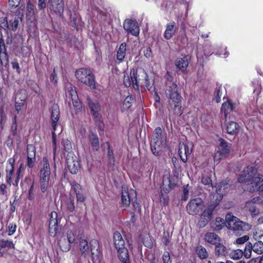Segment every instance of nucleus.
<instances>
[{"label": "nucleus", "mask_w": 263, "mask_h": 263, "mask_svg": "<svg viewBox=\"0 0 263 263\" xmlns=\"http://www.w3.org/2000/svg\"><path fill=\"white\" fill-rule=\"evenodd\" d=\"M168 85L165 90V95L168 99L169 106L173 110L175 115L180 116L183 113L181 106L182 97L179 91V87L176 84Z\"/></svg>", "instance_id": "nucleus-1"}, {"label": "nucleus", "mask_w": 263, "mask_h": 263, "mask_svg": "<svg viewBox=\"0 0 263 263\" xmlns=\"http://www.w3.org/2000/svg\"><path fill=\"white\" fill-rule=\"evenodd\" d=\"M238 181L239 183H245L249 186L248 190L250 192L255 186H258L263 182V176L257 173L256 169L253 166H248L245 167L242 174L238 177Z\"/></svg>", "instance_id": "nucleus-2"}, {"label": "nucleus", "mask_w": 263, "mask_h": 263, "mask_svg": "<svg viewBox=\"0 0 263 263\" xmlns=\"http://www.w3.org/2000/svg\"><path fill=\"white\" fill-rule=\"evenodd\" d=\"M166 137L162 135V129L160 127L154 130L151 142V148L153 154L159 156L161 155L163 148L166 146Z\"/></svg>", "instance_id": "nucleus-3"}, {"label": "nucleus", "mask_w": 263, "mask_h": 263, "mask_svg": "<svg viewBox=\"0 0 263 263\" xmlns=\"http://www.w3.org/2000/svg\"><path fill=\"white\" fill-rule=\"evenodd\" d=\"M222 199V196L221 194H218L217 197L214 199L215 201L211 203L207 208L203 211L198 222V226L200 228L204 227L212 219V215Z\"/></svg>", "instance_id": "nucleus-4"}, {"label": "nucleus", "mask_w": 263, "mask_h": 263, "mask_svg": "<svg viewBox=\"0 0 263 263\" xmlns=\"http://www.w3.org/2000/svg\"><path fill=\"white\" fill-rule=\"evenodd\" d=\"M130 76L132 81V84L135 89H138L139 86L144 84L147 89L151 88V84L148 80V77L145 71L142 70L138 73L134 69H130Z\"/></svg>", "instance_id": "nucleus-5"}, {"label": "nucleus", "mask_w": 263, "mask_h": 263, "mask_svg": "<svg viewBox=\"0 0 263 263\" xmlns=\"http://www.w3.org/2000/svg\"><path fill=\"white\" fill-rule=\"evenodd\" d=\"M76 77L79 81L91 88H96L95 77L90 69L86 68H80L76 71Z\"/></svg>", "instance_id": "nucleus-6"}, {"label": "nucleus", "mask_w": 263, "mask_h": 263, "mask_svg": "<svg viewBox=\"0 0 263 263\" xmlns=\"http://www.w3.org/2000/svg\"><path fill=\"white\" fill-rule=\"evenodd\" d=\"M175 183H172L170 178L168 176H164L163 180L162 190L165 194H163L160 192V202L161 204L165 205L168 201V196L167 193L170 192L171 189L175 186Z\"/></svg>", "instance_id": "nucleus-7"}, {"label": "nucleus", "mask_w": 263, "mask_h": 263, "mask_svg": "<svg viewBox=\"0 0 263 263\" xmlns=\"http://www.w3.org/2000/svg\"><path fill=\"white\" fill-rule=\"evenodd\" d=\"M252 228V226L247 222H243L237 218L236 220L230 224L229 230H231L236 235H241L243 233L248 231Z\"/></svg>", "instance_id": "nucleus-8"}, {"label": "nucleus", "mask_w": 263, "mask_h": 263, "mask_svg": "<svg viewBox=\"0 0 263 263\" xmlns=\"http://www.w3.org/2000/svg\"><path fill=\"white\" fill-rule=\"evenodd\" d=\"M204 207V203L200 198L191 199L186 205L187 213L191 215L198 214Z\"/></svg>", "instance_id": "nucleus-9"}, {"label": "nucleus", "mask_w": 263, "mask_h": 263, "mask_svg": "<svg viewBox=\"0 0 263 263\" xmlns=\"http://www.w3.org/2000/svg\"><path fill=\"white\" fill-rule=\"evenodd\" d=\"M123 28L127 33L134 36L139 35L140 27L135 19H126L123 23Z\"/></svg>", "instance_id": "nucleus-10"}, {"label": "nucleus", "mask_w": 263, "mask_h": 263, "mask_svg": "<svg viewBox=\"0 0 263 263\" xmlns=\"http://www.w3.org/2000/svg\"><path fill=\"white\" fill-rule=\"evenodd\" d=\"M219 140L220 143L218 146V150L214 156V161L218 162L222 158L227 157L229 154L230 151V147L224 139L220 138Z\"/></svg>", "instance_id": "nucleus-11"}, {"label": "nucleus", "mask_w": 263, "mask_h": 263, "mask_svg": "<svg viewBox=\"0 0 263 263\" xmlns=\"http://www.w3.org/2000/svg\"><path fill=\"white\" fill-rule=\"evenodd\" d=\"M89 248L93 263H101L102 253L98 241L96 239H92L90 241Z\"/></svg>", "instance_id": "nucleus-12"}, {"label": "nucleus", "mask_w": 263, "mask_h": 263, "mask_svg": "<svg viewBox=\"0 0 263 263\" xmlns=\"http://www.w3.org/2000/svg\"><path fill=\"white\" fill-rule=\"evenodd\" d=\"M67 167L72 174H77L80 167L77 157L72 153H68L66 157Z\"/></svg>", "instance_id": "nucleus-13"}, {"label": "nucleus", "mask_w": 263, "mask_h": 263, "mask_svg": "<svg viewBox=\"0 0 263 263\" xmlns=\"http://www.w3.org/2000/svg\"><path fill=\"white\" fill-rule=\"evenodd\" d=\"M70 184L71 185V189L74 191L76 195L77 202H84L86 199V195L82 188V186L76 181H72Z\"/></svg>", "instance_id": "nucleus-14"}, {"label": "nucleus", "mask_w": 263, "mask_h": 263, "mask_svg": "<svg viewBox=\"0 0 263 263\" xmlns=\"http://www.w3.org/2000/svg\"><path fill=\"white\" fill-rule=\"evenodd\" d=\"M58 215L55 212L51 213L49 221V232L51 236L54 237L58 232Z\"/></svg>", "instance_id": "nucleus-15"}, {"label": "nucleus", "mask_w": 263, "mask_h": 263, "mask_svg": "<svg viewBox=\"0 0 263 263\" xmlns=\"http://www.w3.org/2000/svg\"><path fill=\"white\" fill-rule=\"evenodd\" d=\"M60 118V109L57 104H53L51 106V120L53 129L56 130L57 123Z\"/></svg>", "instance_id": "nucleus-16"}, {"label": "nucleus", "mask_w": 263, "mask_h": 263, "mask_svg": "<svg viewBox=\"0 0 263 263\" xmlns=\"http://www.w3.org/2000/svg\"><path fill=\"white\" fill-rule=\"evenodd\" d=\"M50 9L56 13L61 14L64 11V3L62 0H49Z\"/></svg>", "instance_id": "nucleus-17"}, {"label": "nucleus", "mask_w": 263, "mask_h": 263, "mask_svg": "<svg viewBox=\"0 0 263 263\" xmlns=\"http://www.w3.org/2000/svg\"><path fill=\"white\" fill-rule=\"evenodd\" d=\"M177 29L178 28L175 22H170L166 26V29L164 33V37L167 40L171 39L175 34Z\"/></svg>", "instance_id": "nucleus-18"}, {"label": "nucleus", "mask_w": 263, "mask_h": 263, "mask_svg": "<svg viewBox=\"0 0 263 263\" xmlns=\"http://www.w3.org/2000/svg\"><path fill=\"white\" fill-rule=\"evenodd\" d=\"M133 194H134V198H136V194L133 190L130 191V192L126 190H122L121 194L122 202L125 207L128 206L130 202L133 200L130 196V195Z\"/></svg>", "instance_id": "nucleus-19"}, {"label": "nucleus", "mask_w": 263, "mask_h": 263, "mask_svg": "<svg viewBox=\"0 0 263 263\" xmlns=\"http://www.w3.org/2000/svg\"><path fill=\"white\" fill-rule=\"evenodd\" d=\"M189 58L187 56H184L183 58H177L175 64L176 67L182 72L184 71L189 65Z\"/></svg>", "instance_id": "nucleus-20"}, {"label": "nucleus", "mask_w": 263, "mask_h": 263, "mask_svg": "<svg viewBox=\"0 0 263 263\" xmlns=\"http://www.w3.org/2000/svg\"><path fill=\"white\" fill-rule=\"evenodd\" d=\"M87 101L91 112L97 116L101 109L99 102L96 100H92L88 97L87 98Z\"/></svg>", "instance_id": "nucleus-21"}, {"label": "nucleus", "mask_w": 263, "mask_h": 263, "mask_svg": "<svg viewBox=\"0 0 263 263\" xmlns=\"http://www.w3.org/2000/svg\"><path fill=\"white\" fill-rule=\"evenodd\" d=\"M239 125L234 121L229 122L227 124L226 130L228 134L236 135L239 131Z\"/></svg>", "instance_id": "nucleus-22"}, {"label": "nucleus", "mask_w": 263, "mask_h": 263, "mask_svg": "<svg viewBox=\"0 0 263 263\" xmlns=\"http://www.w3.org/2000/svg\"><path fill=\"white\" fill-rule=\"evenodd\" d=\"M43 167L40 170V176L50 177V168L48 159L44 157L42 160Z\"/></svg>", "instance_id": "nucleus-23"}, {"label": "nucleus", "mask_w": 263, "mask_h": 263, "mask_svg": "<svg viewBox=\"0 0 263 263\" xmlns=\"http://www.w3.org/2000/svg\"><path fill=\"white\" fill-rule=\"evenodd\" d=\"M114 245L116 250L125 248V242L121 234L116 232L114 234Z\"/></svg>", "instance_id": "nucleus-24"}, {"label": "nucleus", "mask_w": 263, "mask_h": 263, "mask_svg": "<svg viewBox=\"0 0 263 263\" xmlns=\"http://www.w3.org/2000/svg\"><path fill=\"white\" fill-rule=\"evenodd\" d=\"M235 108V104L233 103L230 100H228L227 102H224L222 104L221 111H224V118L226 119L228 114L233 111Z\"/></svg>", "instance_id": "nucleus-25"}, {"label": "nucleus", "mask_w": 263, "mask_h": 263, "mask_svg": "<svg viewBox=\"0 0 263 263\" xmlns=\"http://www.w3.org/2000/svg\"><path fill=\"white\" fill-rule=\"evenodd\" d=\"M88 139L93 150L95 151H98L100 144L98 135L96 133L90 132L88 136Z\"/></svg>", "instance_id": "nucleus-26"}, {"label": "nucleus", "mask_w": 263, "mask_h": 263, "mask_svg": "<svg viewBox=\"0 0 263 263\" xmlns=\"http://www.w3.org/2000/svg\"><path fill=\"white\" fill-rule=\"evenodd\" d=\"M204 239L206 242L214 245H216L220 240L218 235L213 232L207 233L205 235Z\"/></svg>", "instance_id": "nucleus-27"}, {"label": "nucleus", "mask_w": 263, "mask_h": 263, "mask_svg": "<svg viewBox=\"0 0 263 263\" xmlns=\"http://www.w3.org/2000/svg\"><path fill=\"white\" fill-rule=\"evenodd\" d=\"M117 250L119 254V258L123 263H130L128 251L125 247Z\"/></svg>", "instance_id": "nucleus-28"}, {"label": "nucleus", "mask_w": 263, "mask_h": 263, "mask_svg": "<svg viewBox=\"0 0 263 263\" xmlns=\"http://www.w3.org/2000/svg\"><path fill=\"white\" fill-rule=\"evenodd\" d=\"M193 147V144L192 142H187L186 144L180 143L178 151L179 154H180V152L183 151L185 155H190L192 152Z\"/></svg>", "instance_id": "nucleus-29"}, {"label": "nucleus", "mask_w": 263, "mask_h": 263, "mask_svg": "<svg viewBox=\"0 0 263 263\" xmlns=\"http://www.w3.org/2000/svg\"><path fill=\"white\" fill-rule=\"evenodd\" d=\"M59 245L63 252H68L71 248V243L67 240L65 236H62L59 241Z\"/></svg>", "instance_id": "nucleus-30"}, {"label": "nucleus", "mask_w": 263, "mask_h": 263, "mask_svg": "<svg viewBox=\"0 0 263 263\" xmlns=\"http://www.w3.org/2000/svg\"><path fill=\"white\" fill-rule=\"evenodd\" d=\"M126 44L122 43L117 51V59L120 62L123 61L126 55Z\"/></svg>", "instance_id": "nucleus-31"}, {"label": "nucleus", "mask_w": 263, "mask_h": 263, "mask_svg": "<svg viewBox=\"0 0 263 263\" xmlns=\"http://www.w3.org/2000/svg\"><path fill=\"white\" fill-rule=\"evenodd\" d=\"M80 250L82 255L84 257L87 256L89 252V248L88 245V241L86 239H81L80 241Z\"/></svg>", "instance_id": "nucleus-32"}, {"label": "nucleus", "mask_w": 263, "mask_h": 263, "mask_svg": "<svg viewBox=\"0 0 263 263\" xmlns=\"http://www.w3.org/2000/svg\"><path fill=\"white\" fill-rule=\"evenodd\" d=\"M215 252L218 256H226L228 253L227 248L219 242L215 245Z\"/></svg>", "instance_id": "nucleus-33"}, {"label": "nucleus", "mask_w": 263, "mask_h": 263, "mask_svg": "<svg viewBox=\"0 0 263 263\" xmlns=\"http://www.w3.org/2000/svg\"><path fill=\"white\" fill-rule=\"evenodd\" d=\"M196 252L201 259H205L208 257L209 254L206 249L202 246H198L196 247Z\"/></svg>", "instance_id": "nucleus-34"}, {"label": "nucleus", "mask_w": 263, "mask_h": 263, "mask_svg": "<svg viewBox=\"0 0 263 263\" xmlns=\"http://www.w3.org/2000/svg\"><path fill=\"white\" fill-rule=\"evenodd\" d=\"M4 53V57L3 60L6 61V65L9 63V56L6 51V48L4 42V40L3 38L0 39V54Z\"/></svg>", "instance_id": "nucleus-35"}, {"label": "nucleus", "mask_w": 263, "mask_h": 263, "mask_svg": "<svg viewBox=\"0 0 263 263\" xmlns=\"http://www.w3.org/2000/svg\"><path fill=\"white\" fill-rule=\"evenodd\" d=\"M142 241L144 246L149 249L153 248L154 243L155 242L154 240L149 234H147L144 235Z\"/></svg>", "instance_id": "nucleus-36"}, {"label": "nucleus", "mask_w": 263, "mask_h": 263, "mask_svg": "<svg viewBox=\"0 0 263 263\" xmlns=\"http://www.w3.org/2000/svg\"><path fill=\"white\" fill-rule=\"evenodd\" d=\"M226 225L224 220L220 217L216 218L215 222L212 223V227L215 230H220Z\"/></svg>", "instance_id": "nucleus-37"}, {"label": "nucleus", "mask_w": 263, "mask_h": 263, "mask_svg": "<svg viewBox=\"0 0 263 263\" xmlns=\"http://www.w3.org/2000/svg\"><path fill=\"white\" fill-rule=\"evenodd\" d=\"M50 177L40 176L41 190L42 193H45L48 186Z\"/></svg>", "instance_id": "nucleus-38"}, {"label": "nucleus", "mask_w": 263, "mask_h": 263, "mask_svg": "<svg viewBox=\"0 0 263 263\" xmlns=\"http://www.w3.org/2000/svg\"><path fill=\"white\" fill-rule=\"evenodd\" d=\"M34 6L29 1L27 4L26 17L31 20L34 15Z\"/></svg>", "instance_id": "nucleus-39"}, {"label": "nucleus", "mask_w": 263, "mask_h": 263, "mask_svg": "<svg viewBox=\"0 0 263 263\" xmlns=\"http://www.w3.org/2000/svg\"><path fill=\"white\" fill-rule=\"evenodd\" d=\"M74 197L69 195L68 198L66 199L65 203L67 210L70 212H73L75 209Z\"/></svg>", "instance_id": "nucleus-40"}, {"label": "nucleus", "mask_w": 263, "mask_h": 263, "mask_svg": "<svg viewBox=\"0 0 263 263\" xmlns=\"http://www.w3.org/2000/svg\"><path fill=\"white\" fill-rule=\"evenodd\" d=\"M253 251L258 254L263 253V242L261 241H258L252 245Z\"/></svg>", "instance_id": "nucleus-41"}, {"label": "nucleus", "mask_w": 263, "mask_h": 263, "mask_svg": "<svg viewBox=\"0 0 263 263\" xmlns=\"http://www.w3.org/2000/svg\"><path fill=\"white\" fill-rule=\"evenodd\" d=\"M73 106L77 112L81 110L82 108V104L80 101L78 95H75L74 97L71 99Z\"/></svg>", "instance_id": "nucleus-42"}, {"label": "nucleus", "mask_w": 263, "mask_h": 263, "mask_svg": "<svg viewBox=\"0 0 263 263\" xmlns=\"http://www.w3.org/2000/svg\"><path fill=\"white\" fill-rule=\"evenodd\" d=\"M237 218V217L234 216L231 213H229L226 215L224 221L226 223V226L228 229L230 225H232V223H234Z\"/></svg>", "instance_id": "nucleus-43"}, {"label": "nucleus", "mask_w": 263, "mask_h": 263, "mask_svg": "<svg viewBox=\"0 0 263 263\" xmlns=\"http://www.w3.org/2000/svg\"><path fill=\"white\" fill-rule=\"evenodd\" d=\"M252 251H253L252 245L251 242H248L243 251V255L246 258H249L251 256Z\"/></svg>", "instance_id": "nucleus-44"}, {"label": "nucleus", "mask_w": 263, "mask_h": 263, "mask_svg": "<svg viewBox=\"0 0 263 263\" xmlns=\"http://www.w3.org/2000/svg\"><path fill=\"white\" fill-rule=\"evenodd\" d=\"M14 245L12 241L8 240H0V249L3 248L11 249L14 248Z\"/></svg>", "instance_id": "nucleus-45"}, {"label": "nucleus", "mask_w": 263, "mask_h": 263, "mask_svg": "<svg viewBox=\"0 0 263 263\" xmlns=\"http://www.w3.org/2000/svg\"><path fill=\"white\" fill-rule=\"evenodd\" d=\"M27 98V95L25 90L19 91L16 95L15 101L25 102Z\"/></svg>", "instance_id": "nucleus-46"}, {"label": "nucleus", "mask_w": 263, "mask_h": 263, "mask_svg": "<svg viewBox=\"0 0 263 263\" xmlns=\"http://www.w3.org/2000/svg\"><path fill=\"white\" fill-rule=\"evenodd\" d=\"M27 158H36L35 148L33 145H28L27 147Z\"/></svg>", "instance_id": "nucleus-47"}, {"label": "nucleus", "mask_w": 263, "mask_h": 263, "mask_svg": "<svg viewBox=\"0 0 263 263\" xmlns=\"http://www.w3.org/2000/svg\"><path fill=\"white\" fill-rule=\"evenodd\" d=\"M133 100L134 99L132 98L131 96H128L127 97H126L123 103V108L124 109H129L132 106Z\"/></svg>", "instance_id": "nucleus-48"}, {"label": "nucleus", "mask_w": 263, "mask_h": 263, "mask_svg": "<svg viewBox=\"0 0 263 263\" xmlns=\"http://www.w3.org/2000/svg\"><path fill=\"white\" fill-rule=\"evenodd\" d=\"M108 154H107V159L108 163L110 165H114L115 164V158L114 156V153L112 150L110 148V146L107 147Z\"/></svg>", "instance_id": "nucleus-49"}, {"label": "nucleus", "mask_w": 263, "mask_h": 263, "mask_svg": "<svg viewBox=\"0 0 263 263\" xmlns=\"http://www.w3.org/2000/svg\"><path fill=\"white\" fill-rule=\"evenodd\" d=\"M201 183L208 187H213L212 179L209 176H203L201 179Z\"/></svg>", "instance_id": "nucleus-50"}, {"label": "nucleus", "mask_w": 263, "mask_h": 263, "mask_svg": "<svg viewBox=\"0 0 263 263\" xmlns=\"http://www.w3.org/2000/svg\"><path fill=\"white\" fill-rule=\"evenodd\" d=\"M227 184V183L225 181H221L220 183L218 189L216 190V193L213 195V199H215L218 194H221L223 196L222 194L221 193V191L222 189L224 190L227 187L226 186Z\"/></svg>", "instance_id": "nucleus-51"}, {"label": "nucleus", "mask_w": 263, "mask_h": 263, "mask_svg": "<svg viewBox=\"0 0 263 263\" xmlns=\"http://www.w3.org/2000/svg\"><path fill=\"white\" fill-rule=\"evenodd\" d=\"M66 239L70 243L77 242L76 234L72 231H68Z\"/></svg>", "instance_id": "nucleus-52"}, {"label": "nucleus", "mask_w": 263, "mask_h": 263, "mask_svg": "<svg viewBox=\"0 0 263 263\" xmlns=\"http://www.w3.org/2000/svg\"><path fill=\"white\" fill-rule=\"evenodd\" d=\"M178 41L180 42L183 45H186L188 44V39L185 33V31L183 29L182 32L178 37Z\"/></svg>", "instance_id": "nucleus-53"}, {"label": "nucleus", "mask_w": 263, "mask_h": 263, "mask_svg": "<svg viewBox=\"0 0 263 263\" xmlns=\"http://www.w3.org/2000/svg\"><path fill=\"white\" fill-rule=\"evenodd\" d=\"M230 255L233 259H238L243 255V251L240 249H237L233 251Z\"/></svg>", "instance_id": "nucleus-54"}, {"label": "nucleus", "mask_w": 263, "mask_h": 263, "mask_svg": "<svg viewBox=\"0 0 263 263\" xmlns=\"http://www.w3.org/2000/svg\"><path fill=\"white\" fill-rule=\"evenodd\" d=\"M0 27L7 31L9 29L7 17L0 18Z\"/></svg>", "instance_id": "nucleus-55"}, {"label": "nucleus", "mask_w": 263, "mask_h": 263, "mask_svg": "<svg viewBox=\"0 0 263 263\" xmlns=\"http://www.w3.org/2000/svg\"><path fill=\"white\" fill-rule=\"evenodd\" d=\"M221 86H219L216 89L214 95H215V100L217 103H219L221 101Z\"/></svg>", "instance_id": "nucleus-56"}, {"label": "nucleus", "mask_w": 263, "mask_h": 263, "mask_svg": "<svg viewBox=\"0 0 263 263\" xmlns=\"http://www.w3.org/2000/svg\"><path fill=\"white\" fill-rule=\"evenodd\" d=\"M19 18L22 19V17L18 16L17 17H15L13 21H10V26L13 31H15L17 29L19 23Z\"/></svg>", "instance_id": "nucleus-57"}, {"label": "nucleus", "mask_w": 263, "mask_h": 263, "mask_svg": "<svg viewBox=\"0 0 263 263\" xmlns=\"http://www.w3.org/2000/svg\"><path fill=\"white\" fill-rule=\"evenodd\" d=\"M17 126L16 124V116L14 117L13 120L12 125L11 128V133L12 135L14 137L17 134Z\"/></svg>", "instance_id": "nucleus-58"}, {"label": "nucleus", "mask_w": 263, "mask_h": 263, "mask_svg": "<svg viewBox=\"0 0 263 263\" xmlns=\"http://www.w3.org/2000/svg\"><path fill=\"white\" fill-rule=\"evenodd\" d=\"M163 263H172L170 253L168 251H164L162 255Z\"/></svg>", "instance_id": "nucleus-59"}, {"label": "nucleus", "mask_w": 263, "mask_h": 263, "mask_svg": "<svg viewBox=\"0 0 263 263\" xmlns=\"http://www.w3.org/2000/svg\"><path fill=\"white\" fill-rule=\"evenodd\" d=\"M165 78L166 80V82L165 83L166 88L167 87L168 85V84H176L175 82H173V76L170 72L167 71L165 75Z\"/></svg>", "instance_id": "nucleus-60"}, {"label": "nucleus", "mask_w": 263, "mask_h": 263, "mask_svg": "<svg viewBox=\"0 0 263 263\" xmlns=\"http://www.w3.org/2000/svg\"><path fill=\"white\" fill-rule=\"evenodd\" d=\"M248 208L249 212L253 216L257 215L259 213V210L257 208L255 205H250Z\"/></svg>", "instance_id": "nucleus-61"}, {"label": "nucleus", "mask_w": 263, "mask_h": 263, "mask_svg": "<svg viewBox=\"0 0 263 263\" xmlns=\"http://www.w3.org/2000/svg\"><path fill=\"white\" fill-rule=\"evenodd\" d=\"M162 242L165 246L168 245L170 242V234L168 232H164L162 237Z\"/></svg>", "instance_id": "nucleus-62"}, {"label": "nucleus", "mask_w": 263, "mask_h": 263, "mask_svg": "<svg viewBox=\"0 0 263 263\" xmlns=\"http://www.w3.org/2000/svg\"><path fill=\"white\" fill-rule=\"evenodd\" d=\"M249 239V237L248 235H244L241 237L238 238L236 240V243L237 245H242L246 242Z\"/></svg>", "instance_id": "nucleus-63"}, {"label": "nucleus", "mask_w": 263, "mask_h": 263, "mask_svg": "<svg viewBox=\"0 0 263 263\" xmlns=\"http://www.w3.org/2000/svg\"><path fill=\"white\" fill-rule=\"evenodd\" d=\"M137 199L135 198V201H132L134 210L135 212L140 213L141 212V205L139 203L137 202Z\"/></svg>", "instance_id": "nucleus-64"}]
</instances>
